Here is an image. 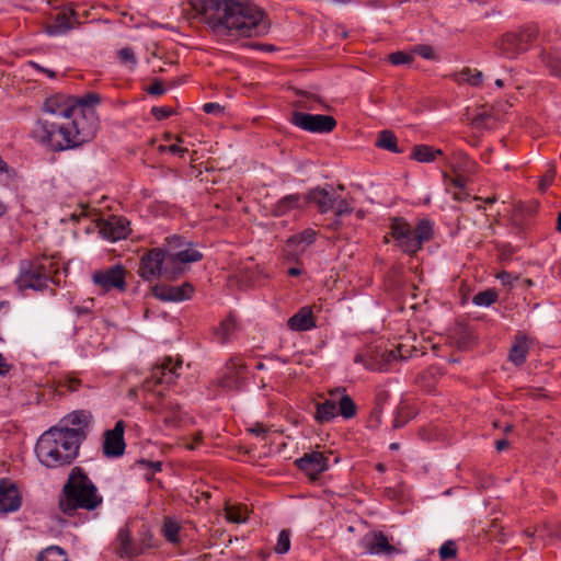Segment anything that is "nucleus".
Listing matches in <instances>:
<instances>
[{
    "label": "nucleus",
    "mask_w": 561,
    "mask_h": 561,
    "mask_svg": "<svg viewBox=\"0 0 561 561\" xmlns=\"http://www.w3.org/2000/svg\"><path fill=\"white\" fill-rule=\"evenodd\" d=\"M202 12L214 28L240 36H260L268 28L264 12L250 0H202Z\"/></svg>",
    "instance_id": "nucleus-1"
},
{
    "label": "nucleus",
    "mask_w": 561,
    "mask_h": 561,
    "mask_svg": "<svg viewBox=\"0 0 561 561\" xmlns=\"http://www.w3.org/2000/svg\"><path fill=\"white\" fill-rule=\"evenodd\" d=\"M83 440L80 430L60 431L51 427L38 438L35 453L41 463L47 468L67 466L78 456Z\"/></svg>",
    "instance_id": "nucleus-2"
},
{
    "label": "nucleus",
    "mask_w": 561,
    "mask_h": 561,
    "mask_svg": "<svg viewBox=\"0 0 561 561\" xmlns=\"http://www.w3.org/2000/svg\"><path fill=\"white\" fill-rule=\"evenodd\" d=\"M102 502L98 488L82 468H72L59 495L60 511L72 516L78 510L93 511Z\"/></svg>",
    "instance_id": "nucleus-3"
},
{
    "label": "nucleus",
    "mask_w": 561,
    "mask_h": 561,
    "mask_svg": "<svg viewBox=\"0 0 561 561\" xmlns=\"http://www.w3.org/2000/svg\"><path fill=\"white\" fill-rule=\"evenodd\" d=\"M71 135L70 116H60V114L39 117L32 129V137L51 151L75 148Z\"/></svg>",
    "instance_id": "nucleus-4"
},
{
    "label": "nucleus",
    "mask_w": 561,
    "mask_h": 561,
    "mask_svg": "<svg viewBox=\"0 0 561 561\" xmlns=\"http://www.w3.org/2000/svg\"><path fill=\"white\" fill-rule=\"evenodd\" d=\"M138 273L142 279L149 282L160 276L173 278L180 274V271H174L169 256H165L162 249L154 248L141 257Z\"/></svg>",
    "instance_id": "nucleus-5"
},
{
    "label": "nucleus",
    "mask_w": 561,
    "mask_h": 561,
    "mask_svg": "<svg viewBox=\"0 0 561 561\" xmlns=\"http://www.w3.org/2000/svg\"><path fill=\"white\" fill-rule=\"evenodd\" d=\"M71 137L75 148L92 140L99 129V122L93 108L83 111L75 108L70 115Z\"/></svg>",
    "instance_id": "nucleus-6"
},
{
    "label": "nucleus",
    "mask_w": 561,
    "mask_h": 561,
    "mask_svg": "<svg viewBox=\"0 0 561 561\" xmlns=\"http://www.w3.org/2000/svg\"><path fill=\"white\" fill-rule=\"evenodd\" d=\"M50 265L38 261H24L21 263L20 275L16 284L20 289L31 288L43 290L50 280Z\"/></svg>",
    "instance_id": "nucleus-7"
},
{
    "label": "nucleus",
    "mask_w": 561,
    "mask_h": 561,
    "mask_svg": "<svg viewBox=\"0 0 561 561\" xmlns=\"http://www.w3.org/2000/svg\"><path fill=\"white\" fill-rule=\"evenodd\" d=\"M289 122L296 127L313 134H328L336 126V121L333 116L298 111L291 113Z\"/></svg>",
    "instance_id": "nucleus-8"
},
{
    "label": "nucleus",
    "mask_w": 561,
    "mask_h": 561,
    "mask_svg": "<svg viewBox=\"0 0 561 561\" xmlns=\"http://www.w3.org/2000/svg\"><path fill=\"white\" fill-rule=\"evenodd\" d=\"M181 366L182 360L179 359L173 363L172 357H164L152 367L150 377L144 382V388L151 391L157 386L174 383L179 377L178 369Z\"/></svg>",
    "instance_id": "nucleus-9"
},
{
    "label": "nucleus",
    "mask_w": 561,
    "mask_h": 561,
    "mask_svg": "<svg viewBox=\"0 0 561 561\" xmlns=\"http://www.w3.org/2000/svg\"><path fill=\"white\" fill-rule=\"evenodd\" d=\"M535 28H525L520 33H506L497 43L500 53L507 58H515L528 49V45L536 37Z\"/></svg>",
    "instance_id": "nucleus-10"
},
{
    "label": "nucleus",
    "mask_w": 561,
    "mask_h": 561,
    "mask_svg": "<svg viewBox=\"0 0 561 561\" xmlns=\"http://www.w3.org/2000/svg\"><path fill=\"white\" fill-rule=\"evenodd\" d=\"M391 228L393 238L405 253L415 254L421 249V222L411 229L409 224L396 220Z\"/></svg>",
    "instance_id": "nucleus-11"
},
{
    "label": "nucleus",
    "mask_w": 561,
    "mask_h": 561,
    "mask_svg": "<svg viewBox=\"0 0 561 561\" xmlns=\"http://www.w3.org/2000/svg\"><path fill=\"white\" fill-rule=\"evenodd\" d=\"M92 279L104 291H110L114 288L123 291L126 288L125 270L121 265L96 271Z\"/></svg>",
    "instance_id": "nucleus-12"
},
{
    "label": "nucleus",
    "mask_w": 561,
    "mask_h": 561,
    "mask_svg": "<svg viewBox=\"0 0 561 561\" xmlns=\"http://www.w3.org/2000/svg\"><path fill=\"white\" fill-rule=\"evenodd\" d=\"M78 15L71 8H62L45 26V32L49 36H62L78 24Z\"/></svg>",
    "instance_id": "nucleus-13"
},
{
    "label": "nucleus",
    "mask_w": 561,
    "mask_h": 561,
    "mask_svg": "<svg viewBox=\"0 0 561 561\" xmlns=\"http://www.w3.org/2000/svg\"><path fill=\"white\" fill-rule=\"evenodd\" d=\"M125 423L123 421L116 422L114 428L104 433L103 454L108 457H119L125 451L124 440Z\"/></svg>",
    "instance_id": "nucleus-14"
},
{
    "label": "nucleus",
    "mask_w": 561,
    "mask_h": 561,
    "mask_svg": "<svg viewBox=\"0 0 561 561\" xmlns=\"http://www.w3.org/2000/svg\"><path fill=\"white\" fill-rule=\"evenodd\" d=\"M22 504V496L16 484L8 479L0 481V514L18 511Z\"/></svg>",
    "instance_id": "nucleus-15"
},
{
    "label": "nucleus",
    "mask_w": 561,
    "mask_h": 561,
    "mask_svg": "<svg viewBox=\"0 0 561 561\" xmlns=\"http://www.w3.org/2000/svg\"><path fill=\"white\" fill-rule=\"evenodd\" d=\"M129 232V221L124 217L111 216L100 225V233L110 241L125 239Z\"/></svg>",
    "instance_id": "nucleus-16"
},
{
    "label": "nucleus",
    "mask_w": 561,
    "mask_h": 561,
    "mask_svg": "<svg viewBox=\"0 0 561 561\" xmlns=\"http://www.w3.org/2000/svg\"><path fill=\"white\" fill-rule=\"evenodd\" d=\"M194 289L190 283L181 286L156 285L153 296L162 301H183L192 297Z\"/></svg>",
    "instance_id": "nucleus-17"
},
{
    "label": "nucleus",
    "mask_w": 561,
    "mask_h": 561,
    "mask_svg": "<svg viewBox=\"0 0 561 561\" xmlns=\"http://www.w3.org/2000/svg\"><path fill=\"white\" fill-rule=\"evenodd\" d=\"M362 546L370 554L391 556L396 548L389 543L388 538L381 531H370L362 539Z\"/></svg>",
    "instance_id": "nucleus-18"
},
{
    "label": "nucleus",
    "mask_w": 561,
    "mask_h": 561,
    "mask_svg": "<svg viewBox=\"0 0 561 561\" xmlns=\"http://www.w3.org/2000/svg\"><path fill=\"white\" fill-rule=\"evenodd\" d=\"M296 463L300 470L312 479H316L328 468V459L320 451L305 454L301 458L296 460Z\"/></svg>",
    "instance_id": "nucleus-19"
},
{
    "label": "nucleus",
    "mask_w": 561,
    "mask_h": 561,
    "mask_svg": "<svg viewBox=\"0 0 561 561\" xmlns=\"http://www.w3.org/2000/svg\"><path fill=\"white\" fill-rule=\"evenodd\" d=\"M183 250L169 253V260L174 271H182L180 264L195 263L203 259V254L194 249L190 242H186Z\"/></svg>",
    "instance_id": "nucleus-20"
},
{
    "label": "nucleus",
    "mask_w": 561,
    "mask_h": 561,
    "mask_svg": "<svg viewBox=\"0 0 561 561\" xmlns=\"http://www.w3.org/2000/svg\"><path fill=\"white\" fill-rule=\"evenodd\" d=\"M92 420V414L87 410L73 411L66 415L61 422L65 424L64 427H59L60 431H73L80 430L82 435L85 437L84 427L89 425Z\"/></svg>",
    "instance_id": "nucleus-21"
},
{
    "label": "nucleus",
    "mask_w": 561,
    "mask_h": 561,
    "mask_svg": "<svg viewBox=\"0 0 561 561\" xmlns=\"http://www.w3.org/2000/svg\"><path fill=\"white\" fill-rule=\"evenodd\" d=\"M306 198L310 203H314L320 213L325 214L333 209L335 194L330 193L325 188L316 187L307 194Z\"/></svg>",
    "instance_id": "nucleus-22"
},
{
    "label": "nucleus",
    "mask_w": 561,
    "mask_h": 561,
    "mask_svg": "<svg viewBox=\"0 0 561 561\" xmlns=\"http://www.w3.org/2000/svg\"><path fill=\"white\" fill-rule=\"evenodd\" d=\"M344 392L343 388H336L330 391V397L335 398L339 414L344 419H352L355 416L357 409L353 399Z\"/></svg>",
    "instance_id": "nucleus-23"
},
{
    "label": "nucleus",
    "mask_w": 561,
    "mask_h": 561,
    "mask_svg": "<svg viewBox=\"0 0 561 561\" xmlns=\"http://www.w3.org/2000/svg\"><path fill=\"white\" fill-rule=\"evenodd\" d=\"M228 373L220 378L219 385L224 389L233 390L238 389L241 385L240 373L244 369L242 363L231 360L227 366Z\"/></svg>",
    "instance_id": "nucleus-24"
},
{
    "label": "nucleus",
    "mask_w": 561,
    "mask_h": 561,
    "mask_svg": "<svg viewBox=\"0 0 561 561\" xmlns=\"http://www.w3.org/2000/svg\"><path fill=\"white\" fill-rule=\"evenodd\" d=\"M288 327L295 331H308L316 327L311 309L301 308L288 320Z\"/></svg>",
    "instance_id": "nucleus-25"
},
{
    "label": "nucleus",
    "mask_w": 561,
    "mask_h": 561,
    "mask_svg": "<svg viewBox=\"0 0 561 561\" xmlns=\"http://www.w3.org/2000/svg\"><path fill=\"white\" fill-rule=\"evenodd\" d=\"M316 409L314 417L320 423L330 422L339 415L337 403L333 397L325 400L324 402L317 403Z\"/></svg>",
    "instance_id": "nucleus-26"
},
{
    "label": "nucleus",
    "mask_w": 561,
    "mask_h": 561,
    "mask_svg": "<svg viewBox=\"0 0 561 561\" xmlns=\"http://www.w3.org/2000/svg\"><path fill=\"white\" fill-rule=\"evenodd\" d=\"M453 344L459 350H468L473 345V332L465 325L456 327L450 335Z\"/></svg>",
    "instance_id": "nucleus-27"
},
{
    "label": "nucleus",
    "mask_w": 561,
    "mask_h": 561,
    "mask_svg": "<svg viewBox=\"0 0 561 561\" xmlns=\"http://www.w3.org/2000/svg\"><path fill=\"white\" fill-rule=\"evenodd\" d=\"M72 105L60 104L56 98L47 99L43 104V116L42 117H53V116H70L73 113Z\"/></svg>",
    "instance_id": "nucleus-28"
},
{
    "label": "nucleus",
    "mask_w": 561,
    "mask_h": 561,
    "mask_svg": "<svg viewBox=\"0 0 561 561\" xmlns=\"http://www.w3.org/2000/svg\"><path fill=\"white\" fill-rule=\"evenodd\" d=\"M116 552L122 558H134L139 553L137 548L131 542L130 534L127 529H121L117 535Z\"/></svg>",
    "instance_id": "nucleus-29"
},
{
    "label": "nucleus",
    "mask_w": 561,
    "mask_h": 561,
    "mask_svg": "<svg viewBox=\"0 0 561 561\" xmlns=\"http://www.w3.org/2000/svg\"><path fill=\"white\" fill-rule=\"evenodd\" d=\"M542 60L554 76L561 78V43L551 46L548 53L545 51Z\"/></svg>",
    "instance_id": "nucleus-30"
},
{
    "label": "nucleus",
    "mask_w": 561,
    "mask_h": 561,
    "mask_svg": "<svg viewBox=\"0 0 561 561\" xmlns=\"http://www.w3.org/2000/svg\"><path fill=\"white\" fill-rule=\"evenodd\" d=\"M157 412L163 417L164 423L170 426H176L181 420L179 404L171 401L163 402Z\"/></svg>",
    "instance_id": "nucleus-31"
},
{
    "label": "nucleus",
    "mask_w": 561,
    "mask_h": 561,
    "mask_svg": "<svg viewBox=\"0 0 561 561\" xmlns=\"http://www.w3.org/2000/svg\"><path fill=\"white\" fill-rule=\"evenodd\" d=\"M300 196L298 194H291L279 199L273 207L272 213L276 217L284 216L290 210L299 207Z\"/></svg>",
    "instance_id": "nucleus-32"
},
{
    "label": "nucleus",
    "mask_w": 561,
    "mask_h": 561,
    "mask_svg": "<svg viewBox=\"0 0 561 561\" xmlns=\"http://www.w3.org/2000/svg\"><path fill=\"white\" fill-rule=\"evenodd\" d=\"M236 332H237L236 320L231 316H229L215 330V335L220 344H226L233 337Z\"/></svg>",
    "instance_id": "nucleus-33"
},
{
    "label": "nucleus",
    "mask_w": 561,
    "mask_h": 561,
    "mask_svg": "<svg viewBox=\"0 0 561 561\" xmlns=\"http://www.w3.org/2000/svg\"><path fill=\"white\" fill-rule=\"evenodd\" d=\"M528 353L527 341L525 337H518L516 343L510 351L508 358L515 365H522L526 360V355Z\"/></svg>",
    "instance_id": "nucleus-34"
},
{
    "label": "nucleus",
    "mask_w": 561,
    "mask_h": 561,
    "mask_svg": "<svg viewBox=\"0 0 561 561\" xmlns=\"http://www.w3.org/2000/svg\"><path fill=\"white\" fill-rule=\"evenodd\" d=\"M467 119L476 128H489L491 127V124L493 122L492 113L485 110L484 106L481 107V110L472 117L469 116V113L467 114Z\"/></svg>",
    "instance_id": "nucleus-35"
},
{
    "label": "nucleus",
    "mask_w": 561,
    "mask_h": 561,
    "mask_svg": "<svg viewBox=\"0 0 561 561\" xmlns=\"http://www.w3.org/2000/svg\"><path fill=\"white\" fill-rule=\"evenodd\" d=\"M36 561H69L65 550L58 546H50L44 549Z\"/></svg>",
    "instance_id": "nucleus-36"
},
{
    "label": "nucleus",
    "mask_w": 561,
    "mask_h": 561,
    "mask_svg": "<svg viewBox=\"0 0 561 561\" xmlns=\"http://www.w3.org/2000/svg\"><path fill=\"white\" fill-rule=\"evenodd\" d=\"M376 146L391 152H399L397 137L390 130H382L378 134Z\"/></svg>",
    "instance_id": "nucleus-37"
},
{
    "label": "nucleus",
    "mask_w": 561,
    "mask_h": 561,
    "mask_svg": "<svg viewBox=\"0 0 561 561\" xmlns=\"http://www.w3.org/2000/svg\"><path fill=\"white\" fill-rule=\"evenodd\" d=\"M438 162L439 168L447 163L445 154L440 149H434L431 146L423 145V163Z\"/></svg>",
    "instance_id": "nucleus-38"
},
{
    "label": "nucleus",
    "mask_w": 561,
    "mask_h": 561,
    "mask_svg": "<svg viewBox=\"0 0 561 561\" xmlns=\"http://www.w3.org/2000/svg\"><path fill=\"white\" fill-rule=\"evenodd\" d=\"M459 81L468 82L473 87H478L482 83L483 75L477 69L465 68L459 73Z\"/></svg>",
    "instance_id": "nucleus-39"
},
{
    "label": "nucleus",
    "mask_w": 561,
    "mask_h": 561,
    "mask_svg": "<svg viewBox=\"0 0 561 561\" xmlns=\"http://www.w3.org/2000/svg\"><path fill=\"white\" fill-rule=\"evenodd\" d=\"M497 297V293L494 289H486L476 294L472 298V302L477 306L488 307L495 302Z\"/></svg>",
    "instance_id": "nucleus-40"
},
{
    "label": "nucleus",
    "mask_w": 561,
    "mask_h": 561,
    "mask_svg": "<svg viewBox=\"0 0 561 561\" xmlns=\"http://www.w3.org/2000/svg\"><path fill=\"white\" fill-rule=\"evenodd\" d=\"M316 237L317 232L313 229H306L289 238L288 242L297 245L305 244L307 247L314 242Z\"/></svg>",
    "instance_id": "nucleus-41"
},
{
    "label": "nucleus",
    "mask_w": 561,
    "mask_h": 561,
    "mask_svg": "<svg viewBox=\"0 0 561 561\" xmlns=\"http://www.w3.org/2000/svg\"><path fill=\"white\" fill-rule=\"evenodd\" d=\"M180 526L176 522L171 518H165L163 524V535L172 543L179 541Z\"/></svg>",
    "instance_id": "nucleus-42"
},
{
    "label": "nucleus",
    "mask_w": 561,
    "mask_h": 561,
    "mask_svg": "<svg viewBox=\"0 0 561 561\" xmlns=\"http://www.w3.org/2000/svg\"><path fill=\"white\" fill-rule=\"evenodd\" d=\"M100 101L101 96L98 93H87L82 98L78 99L76 105H72V107L87 111L89 108H93V106L99 104Z\"/></svg>",
    "instance_id": "nucleus-43"
},
{
    "label": "nucleus",
    "mask_w": 561,
    "mask_h": 561,
    "mask_svg": "<svg viewBox=\"0 0 561 561\" xmlns=\"http://www.w3.org/2000/svg\"><path fill=\"white\" fill-rule=\"evenodd\" d=\"M355 363L363 364L367 369L386 371L387 367L383 364L377 365L376 358L373 355L357 354L354 358Z\"/></svg>",
    "instance_id": "nucleus-44"
},
{
    "label": "nucleus",
    "mask_w": 561,
    "mask_h": 561,
    "mask_svg": "<svg viewBox=\"0 0 561 561\" xmlns=\"http://www.w3.org/2000/svg\"><path fill=\"white\" fill-rule=\"evenodd\" d=\"M411 415L410 407L405 403H401L400 407L396 411V415L392 422L393 428L402 427Z\"/></svg>",
    "instance_id": "nucleus-45"
},
{
    "label": "nucleus",
    "mask_w": 561,
    "mask_h": 561,
    "mask_svg": "<svg viewBox=\"0 0 561 561\" xmlns=\"http://www.w3.org/2000/svg\"><path fill=\"white\" fill-rule=\"evenodd\" d=\"M247 510L242 506H227L226 507V517L231 523L241 524L247 520L245 517Z\"/></svg>",
    "instance_id": "nucleus-46"
},
{
    "label": "nucleus",
    "mask_w": 561,
    "mask_h": 561,
    "mask_svg": "<svg viewBox=\"0 0 561 561\" xmlns=\"http://www.w3.org/2000/svg\"><path fill=\"white\" fill-rule=\"evenodd\" d=\"M334 199V207L332 210L336 217H343L345 215H350L353 211L354 207L346 198H342L341 196L335 195Z\"/></svg>",
    "instance_id": "nucleus-47"
},
{
    "label": "nucleus",
    "mask_w": 561,
    "mask_h": 561,
    "mask_svg": "<svg viewBox=\"0 0 561 561\" xmlns=\"http://www.w3.org/2000/svg\"><path fill=\"white\" fill-rule=\"evenodd\" d=\"M438 553L442 561L455 559L457 556V546L455 541L448 540L444 542L439 548Z\"/></svg>",
    "instance_id": "nucleus-48"
},
{
    "label": "nucleus",
    "mask_w": 561,
    "mask_h": 561,
    "mask_svg": "<svg viewBox=\"0 0 561 561\" xmlns=\"http://www.w3.org/2000/svg\"><path fill=\"white\" fill-rule=\"evenodd\" d=\"M451 187L456 190L454 192V198L456 201H463L468 196V194L463 191L465 179L462 176L450 180V186L447 190L449 191Z\"/></svg>",
    "instance_id": "nucleus-49"
},
{
    "label": "nucleus",
    "mask_w": 561,
    "mask_h": 561,
    "mask_svg": "<svg viewBox=\"0 0 561 561\" xmlns=\"http://www.w3.org/2000/svg\"><path fill=\"white\" fill-rule=\"evenodd\" d=\"M290 548V534L289 530L283 529L277 539L275 551L279 554L286 553Z\"/></svg>",
    "instance_id": "nucleus-50"
},
{
    "label": "nucleus",
    "mask_w": 561,
    "mask_h": 561,
    "mask_svg": "<svg viewBox=\"0 0 561 561\" xmlns=\"http://www.w3.org/2000/svg\"><path fill=\"white\" fill-rule=\"evenodd\" d=\"M186 244L183 238L179 236H172L167 239V250L164 251L165 256H169V253H174L178 250H183Z\"/></svg>",
    "instance_id": "nucleus-51"
},
{
    "label": "nucleus",
    "mask_w": 561,
    "mask_h": 561,
    "mask_svg": "<svg viewBox=\"0 0 561 561\" xmlns=\"http://www.w3.org/2000/svg\"><path fill=\"white\" fill-rule=\"evenodd\" d=\"M389 392L386 390H379L376 394V405L373 410V416H375L377 420H379L383 405L389 400Z\"/></svg>",
    "instance_id": "nucleus-52"
},
{
    "label": "nucleus",
    "mask_w": 561,
    "mask_h": 561,
    "mask_svg": "<svg viewBox=\"0 0 561 561\" xmlns=\"http://www.w3.org/2000/svg\"><path fill=\"white\" fill-rule=\"evenodd\" d=\"M375 358H376V364L377 365L383 364V365H386L387 368L389 367V365L392 362H394L397 359H400L396 348L383 352L380 355V358L378 356H375Z\"/></svg>",
    "instance_id": "nucleus-53"
},
{
    "label": "nucleus",
    "mask_w": 561,
    "mask_h": 561,
    "mask_svg": "<svg viewBox=\"0 0 561 561\" xmlns=\"http://www.w3.org/2000/svg\"><path fill=\"white\" fill-rule=\"evenodd\" d=\"M137 465L149 469V471L146 473V478L148 480H150L156 472L161 471L162 467V463L160 461H148L145 459L137 461Z\"/></svg>",
    "instance_id": "nucleus-54"
},
{
    "label": "nucleus",
    "mask_w": 561,
    "mask_h": 561,
    "mask_svg": "<svg viewBox=\"0 0 561 561\" xmlns=\"http://www.w3.org/2000/svg\"><path fill=\"white\" fill-rule=\"evenodd\" d=\"M556 176V170L553 167H549L546 173L541 176L539 181V190L541 192H546L548 187L553 182V179Z\"/></svg>",
    "instance_id": "nucleus-55"
},
{
    "label": "nucleus",
    "mask_w": 561,
    "mask_h": 561,
    "mask_svg": "<svg viewBox=\"0 0 561 561\" xmlns=\"http://www.w3.org/2000/svg\"><path fill=\"white\" fill-rule=\"evenodd\" d=\"M118 56L122 62L124 64H130L131 68H134L137 64L136 57L134 55V51L129 47H124L118 51Z\"/></svg>",
    "instance_id": "nucleus-56"
},
{
    "label": "nucleus",
    "mask_w": 561,
    "mask_h": 561,
    "mask_svg": "<svg viewBox=\"0 0 561 561\" xmlns=\"http://www.w3.org/2000/svg\"><path fill=\"white\" fill-rule=\"evenodd\" d=\"M389 59L393 65L399 66L410 64L412 56L403 51H397L389 55Z\"/></svg>",
    "instance_id": "nucleus-57"
},
{
    "label": "nucleus",
    "mask_w": 561,
    "mask_h": 561,
    "mask_svg": "<svg viewBox=\"0 0 561 561\" xmlns=\"http://www.w3.org/2000/svg\"><path fill=\"white\" fill-rule=\"evenodd\" d=\"M432 239H435L433 222L423 218V243Z\"/></svg>",
    "instance_id": "nucleus-58"
},
{
    "label": "nucleus",
    "mask_w": 561,
    "mask_h": 561,
    "mask_svg": "<svg viewBox=\"0 0 561 561\" xmlns=\"http://www.w3.org/2000/svg\"><path fill=\"white\" fill-rule=\"evenodd\" d=\"M396 350L398 352L400 359L402 360L411 357L413 353L417 352L415 346H409L407 344H399V346Z\"/></svg>",
    "instance_id": "nucleus-59"
},
{
    "label": "nucleus",
    "mask_w": 561,
    "mask_h": 561,
    "mask_svg": "<svg viewBox=\"0 0 561 561\" xmlns=\"http://www.w3.org/2000/svg\"><path fill=\"white\" fill-rule=\"evenodd\" d=\"M151 114L159 121L168 118L172 114V110L169 107L154 106L151 110Z\"/></svg>",
    "instance_id": "nucleus-60"
},
{
    "label": "nucleus",
    "mask_w": 561,
    "mask_h": 561,
    "mask_svg": "<svg viewBox=\"0 0 561 561\" xmlns=\"http://www.w3.org/2000/svg\"><path fill=\"white\" fill-rule=\"evenodd\" d=\"M224 110V106L219 103H205L203 105V111L207 114L221 115Z\"/></svg>",
    "instance_id": "nucleus-61"
},
{
    "label": "nucleus",
    "mask_w": 561,
    "mask_h": 561,
    "mask_svg": "<svg viewBox=\"0 0 561 561\" xmlns=\"http://www.w3.org/2000/svg\"><path fill=\"white\" fill-rule=\"evenodd\" d=\"M268 427H266L264 424L256 423L252 427L249 428V432L255 436L265 438L268 433Z\"/></svg>",
    "instance_id": "nucleus-62"
},
{
    "label": "nucleus",
    "mask_w": 561,
    "mask_h": 561,
    "mask_svg": "<svg viewBox=\"0 0 561 561\" xmlns=\"http://www.w3.org/2000/svg\"><path fill=\"white\" fill-rule=\"evenodd\" d=\"M147 92L151 95H162L165 89L161 81H154L148 89Z\"/></svg>",
    "instance_id": "nucleus-63"
},
{
    "label": "nucleus",
    "mask_w": 561,
    "mask_h": 561,
    "mask_svg": "<svg viewBox=\"0 0 561 561\" xmlns=\"http://www.w3.org/2000/svg\"><path fill=\"white\" fill-rule=\"evenodd\" d=\"M81 381L75 377H68L64 381V387L70 391H77Z\"/></svg>",
    "instance_id": "nucleus-64"
}]
</instances>
